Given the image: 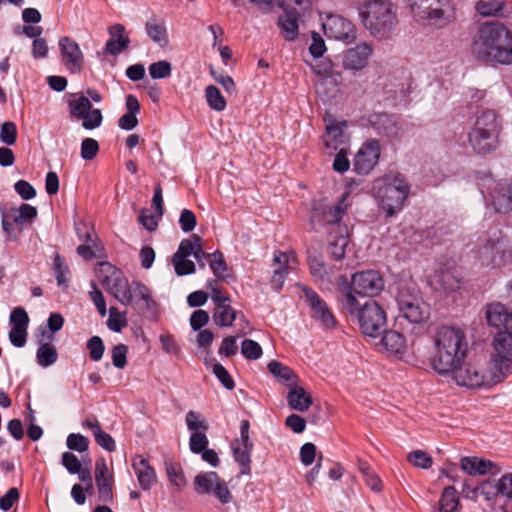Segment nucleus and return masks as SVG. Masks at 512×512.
Wrapping results in <instances>:
<instances>
[{"instance_id":"1","label":"nucleus","mask_w":512,"mask_h":512,"mask_svg":"<svg viewBox=\"0 0 512 512\" xmlns=\"http://www.w3.org/2000/svg\"><path fill=\"white\" fill-rule=\"evenodd\" d=\"M471 53L485 65H511L512 30L496 20L480 23L472 39Z\"/></svg>"},{"instance_id":"2","label":"nucleus","mask_w":512,"mask_h":512,"mask_svg":"<svg viewBox=\"0 0 512 512\" xmlns=\"http://www.w3.org/2000/svg\"><path fill=\"white\" fill-rule=\"evenodd\" d=\"M434 348L431 366L438 374L446 375L467 356L469 344L466 333L458 327L442 326L435 334Z\"/></svg>"},{"instance_id":"3","label":"nucleus","mask_w":512,"mask_h":512,"mask_svg":"<svg viewBox=\"0 0 512 512\" xmlns=\"http://www.w3.org/2000/svg\"><path fill=\"white\" fill-rule=\"evenodd\" d=\"M341 311L358 323L361 332L370 337H378L385 329L387 317L383 307L375 300L361 303L350 293L340 304Z\"/></svg>"},{"instance_id":"4","label":"nucleus","mask_w":512,"mask_h":512,"mask_svg":"<svg viewBox=\"0 0 512 512\" xmlns=\"http://www.w3.org/2000/svg\"><path fill=\"white\" fill-rule=\"evenodd\" d=\"M500 125L493 110H484L476 118L474 127L468 134V142L479 155L492 153L498 146Z\"/></svg>"},{"instance_id":"5","label":"nucleus","mask_w":512,"mask_h":512,"mask_svg":"<svg viewBox=\"0 0 512 512\" xmlns=\"http://www.w3.org/2000/svg\"><path fill=\"white\" fill-rule=\"evenodd\" d=\"M384 279L376 270H364L354 273L351 279L340 276L338 279L339 303L345 299V294L353 297H375L384 288Z\"/></svg>"},{"instance_id":"6","label":"nucleus","mask_w":512,"mask_h":512,"mask_svg":"<svg viewBox=\"0 0 512 512\" xmlns=\"http://www.w3.org/2000/svg\"><path fill=\"white\" fill-rule=\"evenodd\" d=\"M363 24L372 35L386 36L396 23V12L389 0H369L361 10Z\"/></svg>"},{"instance_id":"7","label":"nucleus","mask_w":512,"mask_h":512,"mask_svg":"<svg viewBox=\"0 0 512 512\" xmlns=\"http://www.w3.org/2000/svg\"><path fill=\"white\" fill-rule=\"evenodd\" d=\"M409 193L407 182L400 175H387L378 187L381 209L391 217L402 210Z\"/></svg>"},{"instance_id":"8","label":"nucleus","mask_w":512,"mask_h":512,"mask_svg":"<svg viewBox=\"0 0 512 512\" xmlns=\"http://www.w3.org/2000/svg\"><path fill=\"white\" fill-rule=\"evenodd\" d=\"M493 353L490 367L493 371L492 382H503L512 374V333L499 331L492 341Z\"/></svg>"},{"instance_id":"9","label":"nucleus","mask_w":512,"mask_h":512,"mask_svg":"<svg viewBox=\"0 0 512 512\" xmlns=\"http://www.w3.org/2000/svg\"><path fill=\"white\" fill-rule=\"evenodd\" d=\"M207 287L211 290V299L214 303L212 318L217 326L231 327L237 318L248 324L245 315L242 312H238L230 305V295L223 293L216 286L215 280H209L207 282Z\"/></svg>"},{"instance_id":"10","label":"nucleus","mask_w":512,"mask_h":512,"mask_svg":"<svg viewBox=\"0 0 512 512\" xmlns=\"http://www.w3.org/2000/svg\"><path fill=\"white\" fill-rule=\"evenodd\" d=\"M414 284L411 287L400 284L397 294L398 314L395 323L402 332L414 334L416 331V295Z\"/></svg>"},{"instance_id":"11","label":"nucleus","mask_w":512,"mask_h":512,"mask_svg":"<svg viewBox=\"0 0 512 512\" xmlns=\"http://www.w3.org/2000/svg\"><path fill=\"white\" fill-rule=\"evenodd\" d=\"M452 373V378L458 386L466 387L469 389H478L482 387H492L500 382H492L493 371L489 366V371L485 372L483 369L473 363H466L456 365Z\"/></svg>"},{"instance_id":"12","label":"nucleus","mask_w":512,"mask_h":512,"mask_svg":"<svg viewBox=\"0 0 512 512\" xmlns=\"http://www.w3.org/2000/svg\"><path fill=\"white\" fill-rule=\"evenodd\" d=\"M250 422L246 419L240 423V437L231 442L234 460L240 466L242 474H250L251 472V452L253 443L249 436Z\"/></svg>"},{"instance_id":"13","label":"nucleus","mask_w":512,"mask_h":512,"mask_svg":"<svg viewBox=\"0 0 512 512\" xmlns=\"http://www.w3.org/2000/svg\"><path fill=\"white\" fill-rule=\"evenodd\" d=\"M297 287L304 295L305 302L312 310V317L319 321L326 329L336 327L337 321L327 303L312 288L297 284Z\"/></svg>"},{"instance_id":"14","label":"nucleus","mask_w":512,"mask_h":512,"mask_svg":"<svg viewBox=\"0 0 512 512\" xmlns=\"http://www.w3.org/2000/svg\"><path fill=\"white\" fill-rule=\"evenodd\" d=\"M427 282L435 290L454 291L460 288L461 272L454 262H447L436 269L433 275H428Z\"/></svg>"},{"instance_id":"15","label":"nucleus","mask_w":512,"mask_h":512,"mask_svg":"<svg viewBox=\"0 0 512 512\" xmlns=\"http://www.w3.org/2000/svg\"><path fill=\"white\" fill-rule=\"evenodd\" d=\"M348 199L349 192H345L337 203L315 208L314 216H319L324 224L330 225L331 228L336 230V232H339V226H345L344 224H341V220L350 206Z\"/></svg>"},{"instance_id":"16","label":"nucleus","mask_w":512,"mask_h":512,"mask_svg":"<svg viewBox=\"0 0 512 512\" xmlns=\"http://www.w3.org/2000/svg\"><path fill=\"white\" fill-rule=\"evenodd\" d=\"M61 60L65 68L72 74L81 72L84 55L76 41L68 36L59 39Z\"/></svg>"},{"instance_id":"17","label":"nucleus","mask_w":512,"mask_h":512,"mask_svg":"<svg viewBox=\"0 0 512 512\" xmlns=\"http://www.w3.org/2000/svg\"><path fill=\"white\" fill-rule=\"evenodd\" d=\"M380 157V143L378 140L365 142L355 155L353 166L356 173L368 174L378 163Z\"/></svg>"},{"instance_id":"18","label":"nucleus","mask_w":512,"mask_h":512,"mask_svg":"<svg viewBox=\"0 0 512 512\" xmlns=\"http://www.w3.org/2000/svg\"><path fill=\"white\" fill-rule=\"evenodd\" d=\"M322 26L328 38L343 41H351L355 38L353 23L340 15H328Z\"/></svg>"},{"instance_id":"19","label":"nucleus","mask_w":512,"mask_h":512,"mask_svg":"<svg viewBox=\"0 0 512 512\" xmlns=\"http://www.w3.org/2000/svg\"><path fill=\"white\" fill-rule=\"evenodd\" d=\"M94 473L99 500L104 503H111L113 501L114 477L105 458L101 457L96 460Z\"/></svg>"},{"instance_id":"20","label":"nucleus","mask_w":512,"mask_h":512,"mask_svg":"<svg viewBox=\"0 0 512 512\" xmlns=\"http://www.w3.org/2000/svg\"><path fill=\"white\" fill-rule=\"evenodd\" d=\"M418 11V16L423 24L432 29H444L456 21L454 6Z\"/></svg>"},{"instance_id":"21","label":"nucleus","mask_w":512,"mask_h":512,"mask_svg":"<svg viewBox=\"0 0 512 512\" xmlns=\"http://www.w3.org/2000/svg\"><path fill=\"white\" fill-rule=\"evenodd\" d=\"M273 263L278 265V267L273 271L271 286L276 291H280L284 285L287 275L293 269V264L296 263V257L293 253H286L278 250L273 254Z\"/></svg>"},{"instance_id":"22","label":"nucleus","mask_w":512,"mask_h":512,"mask_svg":"<svg viewBox=\"0 0 512 512\" xmlns=\"http://www.w3.org/2000/svg\"><path fill=\"white\" fill-rule=\"evenodd\" d=\"M481 265L497 267L506 260V251L500 238L488 240L478 251Z\"/></svg>"},{"instance_id":"23","label":"nucleus","mask_w":512,"mask_h":512,"mask_svg":"<svg viewBox=\"0 0 512 512\" xmlns=\"http://www.w3.org/2000/svg\"><path fill=\"white\" fill-rule=\"evenodd\" d=\"M132 468L137 476L141 489L147 491L152 488L156 482V472L149 464V461L141 455L132 458Z\"/></svg>"},{"instance_id":"24","label":"nucleus","mask_w":512,"mask_h":512,"mask_svg":"<svg viewBox=\"0 0 512 512\" xmlns=\"http://www.w3.org/2000/svg\"><path fill=\"white\" fill-rule=\"evenodd\" d=\"M110 38L105 44V52L109 55H119L126 50L130 44V39L126 34V29L122 24H115L108 29Z\"/></svg>"},{"instance_id":"25","label":"nucleus","mask_w":512,"mask_h":512,"mask_svg":"<svg viewBox=\"0 0 512 512\" xmlns=\"http://www.w3.org/2000/svg\"><path fill=\"white\" fill-rule=\"evenodd\" d=\"M460 466L463 471L469 475H496L500 472V467L490 460L478 457H463L460 461Z\"/></svg>"},{"instance_id":"26","label":"nucleus","mask_w":512,"mask_h":512,"mask_svg":"<svg viewBox=\"0 0 512 512\" xmlns=\"http://www.w3.org/2000/svg\"><path fill=\"white\" fill-rule=\"evenodd\" d=\"M372 53V48L366 43L357 45L349 49L343 57V66L345 69L361 70L367 63Z\"/></svg>"},{"instance_id":"27","label":"nucleus","mask_w":512,"mask_h":512,"mask_svg":"<svg viewBox=\"0 0 512 512\" xmlns=\"http://www.w3.org/2000/svg\"><path fill=\"white\" fill-rule=\"evenodd\" d=\"M485 317L489 326L495 328H504L508 331V322L512 318V312L500 302H492L486 305Z\"/></svg>"},{"instance_id":"28","label":"nucleus","mask_w":512,"mask_h":512,"mask_svg":"<svg viewBox=\"0 0 512 512\" xmlns=\"http://www.w3.org/2000/svg\"><path fill=\"white\" fill-rule=\"evenodd\" d=\"M288 405L296 411L305 412L312 405L311 395L301 386L294 384L289 387L287 395Z\"/></svg>"},{"instance_id":"29","label":"nucleus","mask_w":512,"mask_h":512,"mask_svg":"<svg viewBox=\"0 0 512 512\" xmlns=\"http://www.w3.org/2000/svg\"><path fill=\"white\" fill-rule=\"evenodd\" d=\"M492 204L499 213H507L512 210V181L498 184V188L492 196Z\"/></svg>"},{"instance_id":"30","label":"nucleus","mask_w":512,"mask_h":512,"mask_svg":"<svg viewBox=\"0 0 512 512\" xmlns=\"http://www.w3.org/2000/svg\"><path fill=\"white\" fill-rule=\"evenodd\" d=\"M344 122L329 121L326 124V133L324 135V144L326 148L337 150L344 144L345 134L343 132Z\"/></svg>"},{"instance_id":"31","label":"nucleus","mask_w":512,"mask_h":512,"mask_svg":"<svg viewBox=\"0 0 512 512\" xmlns=\"http://www.w3.org/2000/svg\"><path fill=\"white\" fill-rule=\"evenodd\" d=\"M267 369L278 381L282 382L288 388L298 383L296 373L290 367L279 361L272 360L268 363Z\"/></svg>"},{"instance_id":"32","label":"nucleus","mask_w":512,"mask_h":512,"mask_svg":"<svg viewBox=\"0 0 512 512\" xmlns=\"http://www.w3.org/2000/svg\"><path fill=\"white\" fill-rule=\"evenodd\" d=\"M132 282L125 277H115L110 286V293L123 305L133 303V294H131Z\"/></svg>"},{"instance_id":"33","label":"nucleus","mask_w":512,"mask_h":512,"mask_svg":"<svg viewBox=\"0 0 512 512\" xmlns=\"http://www.w3.org/2000/svg\"><path fill=\"white\" fill-rule=\"evenodd\" d=\"M380 346L388 353L402 354L405 350V339L402 333L397 331H383Z\"/></svg>"},{"instance_id":"34","label":"nucleus","mask_w":512,"mask_h":512,"mask_svg":"<svg viewBox=\"0 0 512 512\" xmlns=\"http://www.w3.org/2000/svg\"><path fill=\"white\" fill-rule=\"evenodd\" d=\"M330 241V253L334 260L340 261L344 258L346 247L348 245V228L347 226H339V232H336L335 239H333L332 232L329 231Z\"/></svg>"},{"instance_id":"35","label":"nucleus","mask_w":512,"mask_h":512,"mask_svg":"<svg viewBox=\"0 0 512 512\" xmlns=\"http://www.w3.org/2000/svg\"><path fill=\"white\" fill-rule=\"evenodd\" d=\"M379 134L388 138H396L400 135V127L395 118L388 114H379L373 121Z\"/></svg>"},{"instance_id":"36","label":"nucleus","mask_w":512,"mask_h":512,"mask_svg":"<svg viewBox=\"0 0 512 512\" xmlns=\"http://www.w3.org/2000/svg\"><path fill=\"white\" fill-rule=\"evenodd\" d=\"M278 26L281 30V35L287 41H293L298 35V19L295 13L286 12L278 19Z\"/></svg>"},{"instance_id":"37","label":"nucleus","mask_w":512,"mask_h":512,"mask_svg":"<svg viewBox=\"0 0 512 512\" xmlns=\"http://www.w3.org/2000/svg\"><path fill=\"white\" fill-rule=\"evenodd\" d=\"M460 508V498L453 486L443 489L439 499L438 512H457Z\"/></svg>"},{"instance_id":"38","label":"nucleus","mask_w":512,"mask_h":512,"mask_svg":"<svg viewBox=\"0 0 512 512\" xmlns=\"http://www.w3.org/2000/svg\"><path fill=\"white\" fill-rule=\"evenodd\" d=\"M422 183L425 186H437L444 178L443 169L437 163H424L421 167Z\"/></svg>"},{"instance_id":"39","label":"nucleus","mask_w":512,"mask_h":512,"mask_svg":"<svg viewBox=\"0 0 512 512\" xmlns=\"http://www.w3.org/2000/svg\"><path fill=\"white\" fill-rule=\"evenodd\" d=\"M219 480V475L214 471L200 473L194 478L195 491L198 494L209 495Z\"/></svg>"},{"instance_id":"40","label":"nucleus","mask_w":512,"mask_h":512,"mask_svg":"<svg viewBox=\"0 0 512 512\" xmlns=\"http://www.w3.org/2000/svg\"><path fill=\"white\" fill-rule=\"evenodd\" d=\"M131 294H133V301L138 302L141 300L147 310L153 311L156 309L157 303L152 297L151 290L142 282L132 281Z\"/></svg>"},{"instance_id":"41","label":"nucleus","mask_w":512,"mask_h":512,"mask_svg":"<svg viewBox=\"0 0 512 512\" xmlns=\"http://www.w3.org/2000/svg\"><path fill=\"white\" fill-rule=\"evenodd\" d=\"M70 116L80 120L92 108L91 101L83 94L76 95L72 100L68 101Z\"/></svg>"},{"instance_id":"42","label":"nucleus","mask_w":512,"mask_h":512,"mask_svg":"<svg viewBox=\"0 0 512 512\" xmlns=\"http://www.w3.org/2000/svg\"><path fill=\"white\" fill-rule=\"evenodd\" d=\"M505 5L503 0H479L475 9L483 17H496L502 13Z\"/></svg>"},{"instance_id":"43","label":"nucleus","mask_w":512,"mask_h":512,"mask_svg":"<svg viewBox=\"0 0 512 512\" xmlns=\"http://www.w3.org/2000/svg\"><path fill=\"white\" fill-rule=\"evenodd\" d=\"M210 269L212 270L214 276L219 281L227 282L230 278V274L228 273V266L224 259L223 254L220 251H215L211 253V260L209 263Z\"/></svg>"},{"instance_id":"44","label":"nucleus","mask_w":512,"mask_h":512,"mask_svg":"<svg viewBox=\"0 0 512 512\" xmlns=\"http://www.w3.org/2000/svg\"><path fill=\"white\" fill-rule=\"evenodd\" d=\"M10 216L17 226L22 227L24 223L31 222L37 217V208L30 204L23 203L18 209H11Z\"/></svg>"},{"instance_id":"45","label":"nucleus","mask_w":512,"mask_h":512,"mask_svg":"<svg viewBox=\"0 0 512 512\" xmlns=\"http://www.w3.org/2000/svg\"><path fill=\"white\" fill-rule=\"evenodd\" d=\"M205 98L208 106L217 112L225 110L227 106L224 96L214 85H209L205 88Z\"/></svg>"},{"instance_id":"46","label":"nucleus","mask_w":512,"mask_h":512,"mask_svg":"<svg viewBox=\"0 0 512 512\" xmlns=\"http://www.w3.org/2000/svg\"><path fill=\"white\" fill-rule=\"evenodd\" d=\"M145 30L149 38L164 47L168 44L167 29L163 23L147 22Z\"/></svg>"},{"instance_id":"47","label":"nucleus","mask_w":512,"mask_h":512,"mask_svg":"<svg viewBox=\"0 0 512 512\" xmlns=\"http://www.w3.org/2000/svg\"><path fill=\"white\" fill-rule=\"evenodd\" d=\"M36 358L40 366L48 367L57 361L58 354L56 348L52 344L43 343L37 350Z\"/></svg>"},{"instance_id":"48","label":"nucleus","mask_w":512,"mask_h":512,"mask_svg":"<svg viewBox=\"0 0 512 512\" xmlns=\"http://www.w3.org/2000/svg\"><path fill=\"white\" fill-rule=\"evenodd\" d=\"M358 469L362 473L365 483L375 492L382 490V481L365 461L358 462Z\"/></svg>"},{"instance_id":"49","label":"nucleus","mask_w":512,"mask_h":512,"mask_svg":"<svg viewBox=\"0 0 512 512\" xmlns=\"http://www.w3.org/2000/svg\"><path fill=\"white\" fill-rule=\"evenodd\" d=\"M200 245L201 238L198 235L193 234L190 238L183 239L180 242L178 250L173 256H177V258H187L191 255L194 256Z\"/></svg>"},{"instance_id":"50","label":"nucleus","mask_w":512,"mask_h":512,"mask_svg":"<svg viewBox=\"0 0 512 512\" xmlns=\"http://www.w3.org/2000/svg\"><path fill=\"white\" fill-rule=\"evenodd\" d=\"M187 428L193 432H206L209 429L208 421L198 412L188 411L185 416Z\"/></svg>"},{"instance_id":"51","label":"nucleus","mask_w":512,"mask_h":512,"mask_svg":"<svg viewBox=\"0 0 512 512\" xmlns=\"http://www.w3.org/2000/svg\"><path fill=\"white\" fill-rule=\"evenodd\" d=\"M148 70L152 79H164L171 75L172 66L170 62L161 60L152 63Z\"/></svg>"},{"instance_id":"52","label":"nucleus","mask_w":512,"mask_h":512,"mask_svg":"<svg viewBox=\"0 0 512 512\" xmlns=\"http://www.w3.org/2000/svg\"><path fill=\"white\" fill-rule=\"evenodd\" d=\"M241 353L248 360H257L262 355V348L256 341L245 339L241 343Z\"/></svg>"},{"instance_id":"53","label":"nucleus","mask_w":512,"mask_h":512,"mask_svg":"<svg viewBox=\"0 0 512 512\" xmlns=\"http://www.w3.org/2000/svg\"><path fill=\"white\" fill-rule=\"evenodd\" d=\"M87 349L91 360L98 362L102 359L105 346L103 340L99 336H92L87 341Z\"/></svg>"},{"instance_id":"54","label":"nucleus","mask_w":512,"mask_h":512,"mask_svg":"<svg viewBox=\"0 0 512 512\" xmlns=\"http://www.w3.org/2000/svg\"><path fill=\"white\" fill-rule=\"evenodd\" d=\"M82 126L86 130H93L101 126L103 115L100 109H90L84 117H82Z\"/></svg>"},{"instance_id":"55","label":"nucleus","mask_w":512,"mask_h":512,"mask_svg":"<svg viewBox=\"0 0 512 512\" xmlns=\"http://www.w3.org/2000/svg\"><path fill=\"white\" fill-rule=\"evenodd\" d=\"M166 472L171 484L175 485L178 489H181L186 485V478L178 464H168L166 467Z\"/></svg>"},{"instance_id":"56","label":"nucleus","mask_w":512,"mask_h":512,"mask_svg":"<svg viewBox=\"0 0 512 512\" xmlns=\"http://www.w3.org/2000/svg\"><path fill=\"white\" fill-rule=\"evenodd\" d=\"M128 347L125 344H117L111 350L112 364L118 368L123 369L127 364Z\"/></svg>"},{"instance_id":"57","label":"nucleus","mask_w":512,"mask_h":512,"mask_svg":"<svg viewBox=\"0 0 512 512\" xmlns=\"http://www.w3.org/2000/svg\"><path fill=\"white\" fill-rule=\"evenodd\" d=\"M17 140V127L14 122H4L0 130V141L6 145H14Z\"/></svg>"},{"instance_id":"58","label":"nucleus","mask_w":512,"mask_h":512,"mask_svg":"<svg viewBox=\"0 0 512 512\" xmlns=\"http://www.w3.org/2000/svg\"><path fill=\"white\" fill-rule=\"evenodd\" d=\"M172 263L174 265L175 273L178 276L193 274L196 270L194 262L187 258H177V256H172Z\"/></svg>"},{"instance_id":"59","label":"nucleus","mask_w":512,"mask_h":512,"mask_svg":"<svg viewBox=\"0 0 512 512\" xmlns=\"http://www.w3.org/2000/svg\"><path fill=\"white\" fill-rule=\"evenodd\" d=\"M213 373L217 377V379L221 382V384L228 390H233L235 388V382L228 372V370L220 363H215L213 365Z\"/></svg>"},{"instance_id":"60","label":"nucleus","mask_w":512,"mask_h":512,"mask_svg":"<svg viewBox=\"0 0 512 512\" xmlns=\"http://www.w3.org/2000/svg\"><path fill=\"white\" fill-rule=\"evenodd\" d=\"M67 447L71 450L78 452H85L89 447V440L87 437L79 433H71L67 437Z\"/></svg>"},{"instance_id":"61","label":"nucleus","mask_w":512,"mask_h":512,"mask_svg":"<svg viewBox=\"0 0 512 512\" xmlns=\"http://www.w3.org/2000/svg\"><path fill=\"white\" fill-rule=\"evenodd\" d=\"M209 440L205 432H194L189 439V448L195 454H200L207 448Z\"/></svg>"},{"instance_id":"62","label":"nucleus","mask_w":512,"mask_h":512,"mask_svg":"<svg viewBox=\"0 0 512 512\" xmlns=\"http://www.w3.org/2000/svg\"><path fill=\"white\" fill-rule=\"evenodd\" d=\"M107 326L114 332H120L124 327L127 326V320L118 312L117 308L111 307L109 310Z\"/></svg>"},{"instance_id":"63","label":"nucleus","mask_w":512,"mask_h":512,"mask_svg":"<svg viewBox=\"0 0 512 512\" xmlns=\"http://www.w3.org/2000/svg\"><path fill=\"white\" fill-rule=\"evenodd\" d=\"M53 270L57 280V284H66V275L69 272V269L65 264V260L59 254H56L54 257Z\"/></svg>"},{"instance_id":"64","label":"nucleus","mask_w":512,"mask_h":512,"mask_svg":"<svg viewBox=\"0 0 512 512\" xmlns=\"http://www.w3.org/2000/svg\"><path fill=\"white\" fill-rule=\"evenodd\" d=\"M99 151V144L93 138H85L81 143V157L84 160H92Z\"/></svg>"}]
</instances>
